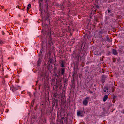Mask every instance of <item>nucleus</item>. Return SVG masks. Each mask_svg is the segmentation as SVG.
<instances>
[{"instance_id": "f257e3e1", "label": "nucleus", "mask_w": 124, "mask_h": 124, "mask_svg": "<svg viewBox=\"0 0 124 124\" xmlns=\"http://www.w3.org/2000/svg\"><path fill=\"white\" fill-rule=\"evenodd\" d=\"M90 100L89 97H86L83 101V105L87 106L88 105V103H89V100Z\"/></svg>"}, {"instance_id": "f03ea898", "label": "nucleus", "mask_w": 124, "mask_h": 124, "mask_svg": "<svg viewBox=\"0 0 124 124\" xmlns=\"http://www.w3.org/2000/svg\"><path fill=\"white\" fill-rule=\"evenodd\" d=\"M77 115L78 117H84V115H85V111H78Z\"/></svg>"}, {"instance_id": "7ed1b4c3", "label": "nucleus", "mask_w": 124, "mask_h": 124, "mask_svg": "<svg viewBox=\"0 0 124 124\" xmlns=\"http://www.w3.org/2000/svg\"><path fill=\"white\" fill-rule=\"evenodd\" d=\"M105 89L103 90L104 92V94H108V87H105Z\"/></svg>"}, {"instance_id": "20e7f679", "label": "nucleus", "mask_w": 124, "mask_h": 124, "mask_svg": "<svg viewBox=\"0 0 124 124\" xmlns=\"http://www.w3.org/2000/svg\"><path fill=\"white\" fill-rule=\"evenodd\" d=\"M108 96H109V95H105L104 96L103 101L105 102L106 100H107V99L108 98Z\"/></svg>"}, {"instance_id": "39448f33", "label": "nucleus", "mask_w": 124, "mask_h": 124, "mask_svg": "<svg viewBox=\"0 0 124 124\" xmlns=\"http://www.w3.org/2000/svg\"><path fill=\"white\" fill-rule=\"evenodd\" d=\"M41 63V59L40 58H39L37 61L38 66H39V65H40Z\"/></svg>"}, {"instance_id": "423d86ee", "label": "nucleus", "mask_w": 124, "mask_h": 124, "mask_svg": "<svg viewBox=\"0 0 124 124\" xmlns=\"http://www.w3.org/2000/svg\"><path fill=\"white\" fill-rule=\"evenodd\" d=\"M112 53L114 55H117V54H118V52H117V50L115 49L112 50Z\"/></svg>"}, {"instance_id": "0eeeda50", "label": "nucleus", "mask_w": 124, "mask_h": 124, "mask_svg": "<svg viewBox=\"0 0 124 124\" xmlns=\"http://www.w3.org/2000/svg\"><path fill=\"white\" fill-rule=\"evenodd\" d=\"M40 11L41 12V15L42 16H43V14L44 13V11L43 10V9H42V8H40Z\"/></svg>"}, {"instance_id": "6e6552de", "label": "nucleus", "mask_w": 124, "mask_h": 124, "mask_svg": "<svg viewBox=\"0 0 124 124\" xmlns=\"http://www.w3.org/2000/svg\"><path fill=\"white\" fill-rule=\"evenodd\" d=\"M95 55H96L97 56H101V54L100 53H98V52L97 51H94V52Z\"/></svg>"}, {"instance_id": "1a4fd4ad", "label": "nucleus", "mask_w": 124, "mask_h": 124, "mask_svg": "<svg viewBox=\"0 0 124 124\" xmlns=\"http://www.w3.org/2000/svg\"><path fill=\"white\" fill-rule=\"evenodd\" d=\"M31 4H28L27 8V11H28V10L30 9V8H31Z\"/></svg>"}, {"instance_id": "9d476101", "label": "nucleus", "mask_w": 124, "mask_h": 124, "mask_svg": "<svg viewBox=\"0 0 124 124\" xmlns=\"http://www.w3.org/2000/svg\"><path fill=\"white\" fill-rule=\"evenodd\" d=\"M64 71H65L64 69H62V70H61V73H62V75H63V74H64Z\"/></svg>"}, {"instance_id": "9b49d317", "label": "nucleus", "mask_w": 124, "mask_h": 124, "mask_svg": "<svg viewBox=\"0 0 124 124\" xmlns=\"http://www.w3.org/2000/svg\"><path fill=\"white\" fill-rule=\"evenodd\" d=\"M61 67H63L64 66V64L63 63V62H62L61 63Z\"/></svg>"}, {"instance_id": "f8f14e48", "label": "nucleus", "mask_w": 124, "mask_h": 124, "mask_svg": "<svg viewBox=\"0 0 124 124\" xmlns=\"http://www.w3.org/2000/svg\"><path fill=\"white\" fill-rule=\"evenodd\" d=\"M14 89L15 90H18V89H19V86L16 85V86H15V87H14Z\"/></svg>"}, {"instance_id": "ddd939ff", "label": "nucleus", "mask_w": 124, "mask_h": 124, "mask_svg": "<svg viewBox=\"0 0 124 124\" xmlns=\"http://www.w3.org/2000/svg\"><path fill=\"white\" fill-rule=\"evenodd\" d=\"M46 9L48 8V4H46Z\"/></svg>"}, {"instance_id": "4468645a", "label": "nucleus", "mask_w": 124, "mask_h": 124, "mask_svg": "<svg viewBox=\"0 0 124 124\" xmlns=\"http://www.w3.org/2000/svg\"><path fill=\"white\" fill-rule=\"evenodd\" d=\"M102 78H106V76H102Z\"/></svg>"}, {"instance_id": "2eb2a0df", "label": "nucleus", "mask_w": 124, "mask_h": 124, "mask_svg": "<svg viewBox=\"0 0 124 124\" xmlns=\"http://www.w3.org/2000/svg\"><path fill=\"white\" fill-rule=\"evenodd\" d=\"M42 1H43V0H39L40 2H42Z\"/></svg>"}, {"instance_id": "dca6fc26", "label": "nucleus", "mask_w": 124, "mask_h": 124, "mask_svg": "<svg viewBox=\"0 0 124 124\" xmlns=\"http://www.w3.org/2000/svg\"><path fill=\"white\" fill-rule=\"evenodd\" d=\"M109 12H110V10H108V13H109Z\"/></svg>"}, {"instance_id": "f3484780", "label": "nucleus", "mask_w": 124, "mask_h": 124, "mask_svg": "<svg viewBox=\"0 0 124 124\" xmlns=\"http://www.w3.org/2000/svg\"><path fill=\"white\" fill-rule=\"evenodd\" d=\"M102 83H104V81H102Z\"/></svg>"}]
</instances>
